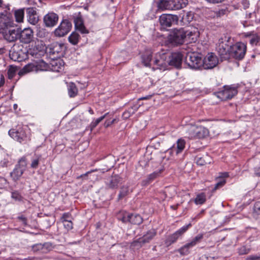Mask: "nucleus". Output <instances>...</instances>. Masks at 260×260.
<instances>
[{
    "label": "nucleus",
    "mask_w": 260,
    "mask_h": 260,
    "mask_svg": "<svg viewBox=\"0 0 260 260\" xmlns=\"http://www.w3.org/2000/svg\"><path fill=\"white\" fill-rule=\"evenodd\" d=\"M49 68V66L48 63L45 62L43 60L38 59L32 60L31 62L25 65L23 70L25 73H28L32 71H47Z\"/></svg>",
    "instance_id": "f257e3e1"
},
{
    "label": "nucleus",
    "mask_w": 260,
    "mask_h": 260,
    "mask_svg": "<svg viewBox=\"0 0 260 260\" xmlns=\"http://www.w3.org/2000/svg\"><path fill=\"white\" fill-rule=\"evenodd\" d=\"M186 133L191 139H202L208 134V129L202 126L191 125L187 129Z\"/></svg>",
    "instance_id": "f03ea898"
},
{
    "label": "nucleus",
    "mask_w": 260,
    "mask_h": 260,
    "mask_svg": "<svg viewBox=\"0 0 260 260\" xmlns=\"http://www.w3.org/2000/svg\"><path fill=\"white\" fill-rule=\"evenodd\" d=\"M238 93L237 87L234 85H225L223 89L216 92L217 97L221 101H226L232 99Z\"/></svg>",
    "instance_id": "7ed1b4c3"
},
{
    "label": "nucleus",
    "mask_w": 260,
    "mask_h": 260,
    "mask_svg": "<svg viewBox=\"0 0 260 260\" xmlns=\"http://www.w3.org/2000/svg\"><path fill=\"white\" fill-rule=\"evenodd\" d=\"M9 135L13 139L22 144H26L30 140L23 128L19 127L17 129H11L9 131Z\"/></svg>",
    "instance_id": "20e7f679"
},
{
    "label": "nucleus",
    "mask_w": 260,
    "mask_h": 260,
    "mask_svg": "<svg viewBox=\"0 0 260 260\" xmlns=\"http://www.w3.org/2000/svg\"><path fill=\"white\" fill-rule=\"evenodd\" d=\"M246 45L242 42H238L231 46L230 57L236 59H242L246 53Z\"/></svg>",
    "instance_id": "39448f33"
},
{
    "label": "nucleus",
    "mask_w": 260,
    "mask_h": 260,
    "mask_svg": "<svg viewBox=\"0 0 260 260\" xmlns=\"http://www.w3.org/2000/svg\"><path fill=\"white\" fill-rule=\"evenodd\" d=\"M186 31L184 29H174L168 36V40L174 45H181L185 43Z\"/></svg>",
    "instance_id": "423d86ee"
},
{
    "label": "nucleus",
    "mask_w": 260,
    "mask_h": 260,
    "mask_svg": "<svg viewBox=\"0 0 260 260\" xmlns=\"http://www.w3.org/2000/svg\"><path fill=\"white\" fill-rule=\"evenodd\" d=\"M186 63L191 69H203V59L199 54L196 53H188L186 59Z\"/></svg>",
    "instance_id": "0eeeda50"
},
{
    "label": "nucleus",
    "mask_w": 260,
    "mask_h": 260,
    "mask_svg": "<svg viewBox=\"0 0 260 260\" xmlns=\"http://www.w3.org/2000/svg\"><path fill=\"white\" fill-rule=\"evenodd\" d=\"M168 55L164 52H159L156 53L154 60V64L156 69L161 70H166L169 66L168 60H167Z\"/></svg>",
    "instance_id": "6e6552de"
},
{
    "label": "nucleus",
    "mask_w": 260,
    "mask_h": 260,
    "mask_svg": "<svg viewBox=\"0 0 260 260\" xmlns=\"http://www.w3.org/2000/svg\"><path fill=\"white\" fill-rule=\"evenodd\" d=\"M179 18L176 15L163 14L160 16L159 21L162 28L171 27L173 23H177Z\"/></svg>",
    "instance_id": "1a4fd4ad"
},
{
    "label": "nucleus",
    "mask_w": 260,
    "mask_h": 260,
    "mask_svg": "<svg viewBox=\"0 0 260 260\" xmlns=\"http://www.w3.org/2000/svg\"><path fill=\"white\" fill-rule=\"evenodd\" d=\"M72 23L68 19H63L59 25L54 30V35L56 37H63L71 30Z\"/></svg>",
    "instance_id": "9d476101"
},
{
    "label": "nucleus",
    "mask_w": 260,
    "mask_h": 260,
    "mask_svg": "<svg viewBox=\"0 0 260 260\" xmlns=\"http://www.w3.org/2000/svg\"><path fill=\"white\" fill-rule=\"evenodd\" d=\"M156 235V231L154 229H151L148 231L143 237L134 241L132 244L134 246L142 247L145 244L149 243Z\"/></svg>",
    "instance_id": "9b49d317"
},
{
    "label": "nucleus",
    "mask_w": 260,
    "mask_h": 260,
    "mask_svg": "<svg viewBox=\"0 0 260 260\" xmlns=\"http://www.w3.org/2000/svg\"><path fill=\"white\" fill-rule=\"evenodd\" d=\"M5 40L8 42H14L19 38V31L12 27L0 30Z\"/></svg>",
    "instance_id": "f8f14e48"
},
{
    "label": "nucleus",
    "mask_w": 260,
    "mask_h": 260,
    "mask_svg": "<svg viewBox=\"0 0 260 260\" xmlns=\"http://www.w3.org/2000/svg\"><path fill=\"white\" fill-rule=\"evenodd\" d=\"M218 63V59L214 53H208L203 60V69H211L215 67Z\"/></svg>",
    "instance_id": "ddd939ff"
},
{
    "label": "nucleus",
    "mask_w": 260,
    "mask_h": 260,
    "mask_svg": "<svg viewBox=\"0 0 260 260\" xmlns=\"http://www.w3.org/2000/svg\"><path fill=\"white\" fill-rule=\"evenodd\" d=\"M13 18L11 15L0 13V30L13 27Z\"/></svg>",
    "instance_id": "4468645a"
},
{
    "label": "nucleus",
    "mask_w": 260,
    "mask_h": 260,
    "mask_svg": "<svg viewBox=\"0 0 260 260\" xmlns=\"http://www.w3.org/2000/svg\"><path fill=\"white\" fill-rule=\"evenodd\" d=\"M183 55L180 52H173L169 56L168 63L169 66H173L176 68H181L182 62Z\"/></svg>",
    "instance_id": "2eb2a0df"
},
{
    "label": "nucleus",
    "mask_w": 260,
    "mask_h": 260,
    "mask_svg": "<svg viewBox=\"0 0 260 260\" xmlns=\"http://www.w3.org/2000/svg\"><path fill=\"white\" fill-rule=\"evenodd\" d=\"M19 46H14L10 51V58L14 61L20 62L24 59L25 54Z\"/></svg>",
    "instance_id": "dca6fc26"
},
{
    "label": "nucleus",
    "mask_w": 260,
    "mask_h": 260,
    "mask_svg": "<svg viewBox=\"0 0 260 260\" xmlns=\"http://www.w3.org/2000/svg\"><path fill=\"white\" fill-rule=\"evenodd\" d=\"M231 46L226 43L221 42L219 43L217 50L221 58L227 60L230 58V50Z\"/></svg>",
    "instance_id": "f3484780"
},
{
    "label": "nucleus",
    "mask_w": 260,
    "mask_h": 260,
    "mask_svg": "<svg viewBox=\"0 0 260 260\" xmlns=\"http://www.w3.org/2000/svg\"><path fill=\"white\" fill-rule=\"evenodd\" d=\"M19 38L22 43H29L33 39L34 32L30 28H25L19 32Z\"/></svg>",
    "instance_id": "a211bd4d"
},
{
    "label": "nucleus",
    "mask_w": 260,
    "mask_h": 260,
    "mask_svg": "<svg viewBox=\"0 0 260 260\" xmlns=\"http://www.w3.org/2000/svg\"><path fill=\"white\" fill-rule=\"evenodd\" d=\"M58 20V16L55 13L50 12L45 15L43 18L44 24L47 27H53Z\"/></svg>",
    "instance_id": "6ab92c4d"
},
{
    "label": "nucleus",
    "mask_w": 260,
    "mask_h": 260,
    "mask_svg": "<svg viewBox=\"0 0 260 260\" xmlns=\"http://www.w3.org/2000/svg\"><path fill=\"white\" fill-rule=\"evenodd\" d=\"M74 22L76 30H79L81 34H87L89 31L86 28L84 25L83 20L82 18L80 13L78 15L74 16Z\"/></svg>",
    "instance_id": "aec40b11"
},
{
    "label": "nucleus",
    "mask_w": 260,
    "mask_h": 260,
    "mask_svg": "<svg viewBox=\"0 0 260 260\" xmlns=\"http://www.w3.org/2000/svg\"><path fill=\"white\" fill-rule=\"evenodd\" d=\"M26 14L27 20L30 24L35 25L38 22L39 20V16L35 8H27L26 10Z\"/></svg>",
    "instance_id": "412c9836"
},
{
    "label": "nucleus",
    "mask_w": 260,
    "mask_h": 260,
    "mask_svg": "<svg viewBox=\"0 0 260 260\" xmlns=\"http://www.w3.org/2000/svg\"><path fill=\"white\" fill-rule=\"evenodd\" d=\"M121 182L122 178L118 175L112 176L109 181L106 183V187L110 189L117 188Z\"/></svg>",
    "instance_id": "4be33fe9"
},
{
    "label": "nucleus",
    "mask_w": 260,
    "mask_h": 260,
    "mask_svg": "<svg viewBox=\"0 0 260 260\" xmlns=\"http://www.w3.org/2000/svg\"><path fill=\"white\" fill-rule=\"evenodd\" d=\"M64 51V45L62 44L56 42L52 45L50 48V53L52 54H56L60 57Z\"/></svg>",
    "instance_id": "5701e85b"
},
{
    "label": "nucleus",
    "mask_w": 260,
    "mask_h": 260,
    "mask_svg": "<svg viewBox=\"0 0 260 260\" xmlns=\"http://www.w3.org/2000/svg\"><path fill=\"white\" fill-rule=\"evenodd\" d=\"M172 10H179L185 7L188 0H171Z\"/></svg>",
    "instance_id": "b1692460"
},
{
    "label": "nucleus",
    "mask_w": 260,
    "mask_h": 260,
    "mask_svg": "<svg viewBox=\"0 0 260 260\" xmlns=\"http://www.w3.org/2000/svg\"><path fill=\"white\" fill-rule=\"evenodd\" d=\"M152 55L150 51L145 52L141 56L142 63L147 67H150L151 66V61L152 60Z\"/></svg>",
    "instance_id": "393cba45"
},
{
    "label": "nucleus",
    "mask_w": 260,
    "mask_h": 260,
    "mask_svg": "<svg viewBox=\"0 0 260 260\" xmlns=\"http://www.w3.org/2000/svg\"><path fill=\"white\" fill-rule=\"evenodd\" d=\"M139 107V106L137 105H134L129 107L123 113L122 115V118L124 120L127 119L138 111Z\"/></svg>",
    "instance_id": "a878e982"
},
{
    "label": "nucleus",
    "mask_w": 260,
    "mask_h": 260,
    "mask_svg": "<svg viewBox=\"0 0 260 260\" xmlns=\"http://www.w3.org/2000/svg\"><path fill=\"white\" fill-rule=\"evenodd\" d=\"M185 36V43L186 44L196 42L197 41L198 37L199 36L197 33L189 31H186Z\"/></svg>",
    "instance_id": "bb28decb"
},
{
    "label": "nucleus",
    "mask_w": 260,
    "mask_h": 260,
    "mask_svg": "<svg viewBox=\"0 0 260 260\" xmlns=\"http://www.w3.org/2000/svg\"><path fill=\"white\" fill-rule=\"evenodd\" d=\"M161 171L159 170L157 171H155L153 172L152 173L149 174L147 178L143 180L142 182V184L143 186H146L149 184L151 182H152L153 180H154L155 178H156L157 177L159 176V174L161 173Z\"/></svg>",
    "instance_id": "cd10ccee"
},
{
    "label": "nucleus",
    "mask_w": 260,
    "mask_h": 260,
    "mask_svg": "<svg viewBox=\"0 0 260 260\" xmlns=\"http://www.w3.org/2000/svg\"><path fill=\"white\" fill-rule=\"evenodd\" d=\"M68 91L70 98L75 97L78 92V88L73 82H70L68 85Z\"/></svg>",
    "instance_id": "c85d7f7f"
},
{
    "label": "nucleus",
    "mask_w": 260,
    "mask_h": 260,
    "mask_svg": "<svg viewBox=\"0 0 260 260\" xmlns=\"http://www.w3.org/2000/svg\"><path fill=\"white\" fill-rule=\"evenodd\" d=\"M51 64L52 66L51 70L54 72H59L63 68V62L60 59L52 61Z\"/></svg>",
    "instance_id": "c756f323"
},
{
    "label": "nucleus",
    "mask_w": 260,
    "mask_h": 260,
    "mask_svg": "<svg viewBox=\"0 0 260 260\" xmlns=\"http://www.w3.org/2000/svg\"><path fill=\"white\" fill-rule=\"evenodd\" d=\"M157 7L161 10H172L171 0H160L157 4Z\"/></svg>",
    "instance_id": "7c9ffc66"
},
{
    "label": "nucleus",
    "mask_w": 260,
    "mask_h": 260,
    "mask_svg": "<svg viewBox=\"0 0 260 260\" xmlns=\"http://www.w3.org/2000/svg\"><path fill=\"white\" fill-rule=\"evenodd\" d=\"M143 220L142 217L139 214H130L129 222L132 224L139 225L142 223Z\"/></svg>",
    "instance_id": "2f4dec72"
},
{
    "label": "nucleus",
    "mask_w": 260,
    "mask_h": 260,
    "mask_svg": "<svg viewBox=\"0 0 260 260\" xmlns=\"http://www.w3.org/2000/svg\"><path fill=\"white\" fill-rule=\"evenodd\" d=\"M23 172V170L16 166L13 172L11 173V176L14 180L17 181L20 178Z\"/></svg>",
    "instance_id": "473e14b6"
},
{
    "label": "nucleus",
    "mask_w": 260,
    "mask_h": 260,
    "mask_svg": "<svg viewBox=\"0 0 260 260\" xmlns=\"http://www.w3.org/2000/svg\"><path fill=\"white\" fill-rule=\"evenodd\" d=\"M80 39V35L76 31L73 32L69 37L68 40L73 45H77Z\"/></svg>",
    "instance_id": "72a5a7b5"
},
{
    "label": "nucleus",
    "mask_w": 260,
    "mask_h": 260,
    "mask_svg": "<svg viewBox=\"0 0 260 260\" xmlns=\"http://www.w3.org/2000/svg\"><path fill=\"white\" fill-rule=\"evenodd\" d=\"M191 248H192V247L190 245L189 243H187L180 247L178 250V251L181 255H186L190 253V249Z\"/></svg>",
    "instance_id": "f704fd0d"
},
{
    "label": "nucleus",
    "mask_w": 260,
    "mask_h": 260,
    "mask_svg": "<svg viewBox=\"0 0 260 260\" xmlns=\"http://www.w3.org/2000/svg\"><path fill=\"white\" fill-rule=\"evenodd\" d=\"M206 201V196L205 193L202 192L197 195L194 202L196 205H202Z\"/></svg>",
    "instance_id": "c9c22d12"
},
{
    "label": "nucleus",
    "mask_w": 260,
    "mask_h": 260,
    "mask_svg": "<svg viewBox=\"0 0 260 260\" xmlns=\"http://www.w3.org/2000/svg\"><path fill=\"white\" fill-rule=\"evenodd\" d=\"M130 214L125 211H121L118 215V219L123 223H126L129 221Z\"/></svg>",
    "instance_id": "e433bc0d"
},
{
    "label": "nucleus",
    "mask_w": 260,
    "mask_h": 260,
    "mask_svg": "<svg viewBox=\"0 0 260 260\" xmlns=\"http://www.w3.org/2000/svg\"><path fill=\"white\" fill-rule=\"evenodd\" d=\"M24 15V9H18L16 10L14 13L16 21L17 22H22L23 20Z\"/></svg>",
    "instance_id": "4c0bfd02"
},
{
    "label": "nucleus",
    "mask_w": 260,
    "mask_h": 260,
    "mask_svg": "<svg viewBox=\"0 0 260 260\" xmlns=\"http://www.w3.org/2000/svg\"><path fill=\"white\" fill-rule=\"evenodd\" d=\"M178 238L179 237H178V236L176 235L175 233H174L168 237V238L165 241V244L167 246H169L171 245L172 244L175 243Z\"/></svg>",
    "instance_id": "58836bf2"
},
{
    "label": "nucleus",
    "mask_w": 260,
    "mask_h": 260,
    "mask_svg": "<svg viewBox=\"0 0 260 260\" xmlns=\"http://www.w3.org/2000/svg\"><path fill=\"white\" fill-rule=\"evenodd\" d=\"M129 193V188L127 186H123L120 188L119 193L118 196V200H120L126 196Z\"/></svg>",
    "instance_id": "ea45409f"
},
{
    "label": "nucleus",
    "mask_w": 260,
    "mask_h": 260,
    "mask_svg": "<svg viewBox=\"0 0 260 260\" xmlns=\"http://www.w3.org/2000/svg\"><path fill=\"white\" fill-rule=\"evenodd\" d=\"M18 69L16 66L11 65L8 69L7 74L9 79H12L16 75Z\"/></svg>",
    "instance_id": "a19ab883"
},
{
    "label": "nucleus",
    "mask_w": 260,
    "mask_h": 260,
    "mask_svg": "<svg viewBox=\"0 0 260 260\" xmlns=\"http://www.w3.org/2000/svg\"><path fill=\"white\" fill-rule=\"evenodd\" d=\"M185 145V141L182 139H179L177 142V148L176 153L177 154L181 152L184 149Z\"/></svg>",
    "instance_id": "79ce46f5"
},
{
    "label": "nucleus",
    "mask_w": 260,
    "mask_h": 260,
    "mask_svg": "<svg viewBox=\"0 0 260 260\" xmlns=\"http://www.w3.org/2000/svg\"><path fill=\"white\" fill-rule=\"evenodd\" d=\"M203 234H199L198 235H197L194 238H193L190 242L188 243L193 247L195 246L197 244L199 243L203 239Z\"/></svg>",
    "instance_id": "37998d69"
},
{
    "label": "nucleus",
    "mask_w": 260,
    "mask_h": 260,
    "mask_svg": "<svg viewBox=\"0 0 260 260\" xmlns=\"http://www.w3.org/2000/svg\"><path fill=\"white\" fill-rule=\"evenodd\" d=\"M191 226V223H189L187 225L183 226V227H182L181 228L179 229L178 231H177L175 233L176 234V235L179 238L184 233H185Z\"/></svg>",
    "instance_id": "c03bdc74"
},
{
    "label": "nucleus",
    "mask_w": 260,
    "mask_h": 260,
    "mask_svg": "<svg viewBox=\"0 0 260 260\" xmlns=\"http://www.w3.org/2000/svg\"><path fill=\"white\" fill-rule=\"evenodd\" d=\"M250 247H247L245 245H243L238 249V253L239 255H244L248 254L250 251Z\"/></svg>",
    "instance_id": "a18cd8bd"
},
{
    "label": "nucleus",
    "mask_w": 260,
    "mask_h": 260,
    "mask_svg": "<svg viewBox=\"0 0 260 260\" xmlns=\"http://www.w3.org/2000/svg\"><path fill=\"white\" fill-rule=\"evenodd\" d=\"M27 166L26 159L25 157H22L18 161V164L16 166L17 167L21 168L24 171Z\"/></svg>",
    "instance_id": "49530a36"
},
{
    "label": "nucleus",
    "mask_w": 260,
    "mask_h": 260,
    "mask_svg": "<svg viewBox=\"0 0 260 260\" xmlns=\"http://www.w3.org/2000/svg\"><path fill=\"white\" fill-rule=\"evenodd\" d=\"M260 41V37L257 34L253 35L250 39V43L252 45H256Z\"/></svg>",
    "instance_id": "de8ad7c7"
},
{
    "label": "nucleus",
    "mask_w": 260,
    "mask_h": 260,
    "mask_svg": "<svg viewBox=\"0 0 260 260\" xmlns=\"http://www.w3.org/2000/svg\"><path fill=\"white\" fill-rule=\"evenodd\" d=\"M73 217L70 213H64L62 214L60 220L61 222L66 220H72Z\"/></svg>",
    "instance_id": "09e8293b"
},
{
    "label": "nucleus",
    "mask_w": 260,
    "mask_h": 260,
    "mask_svg": "<svg viewBox=\"0 0 260 260\" xmlns=\"http://www.w3.org/2000/svg\"><path fill=\"white\" fill-rule=\"evenodd\" d=\"M63 226L65 229H66L68 231L72 230L73 229V222L72 220H66L65 221H62Z\"/></svg>",
    "instance_id": "8fccbe9b"
},
{
    "label": "nucleus",
    "mask_w": 260,
    "mask_h": 260,
    "mask_svg": "<svg viewBox=\"0 0 260 260\" xmlns=\"http://www.w3.org/2000/svg\"><path fill=\"white\" fill-rule=\"evenodd\" d=\"M229 11L226 8L222 9L215 12V14L217 17H221L224 15H226Z\"/></svg>",
    "instance_id": "3c124183"
},
{
    "label": "nucleus",
    "mask_w": 260,
    "mask_h": 260,
    "mask_svg": "<svg viewBox=\"0 0 260 260\" xmlns=\"http://www.w3.org/2000/svg\"><path fill=\"white\" fill-rule=\"evenodd\" d=\"M104 119V116H101L96 119L95 121H92L90 124L91 128H95L98 124Z\"/></svg>",
    "instance_id": "603ef678"
},
{
    "label": "nucleus",
    "mask_w": 260,
    "mask_h": 260,
    "mask_svg": "<svg viewBox=\"0 0 260 260\" xmlns=\"http://www.w3.org/2000/svg\"><path fill=\"white\" fill-rule=\"evenodd\" d=\"M40 160V157H38L35 159L32 160L30 166L32 168L36 169L38 168L39 161Z\"/></svg>",
    "instance_id": "864d4df0"
},
{
    "label": "nucleus",
    "mask_w": 260,
    "mask_h": 260,
    "mask_svg": "<svg viewBox=\"0 0 260 260\" xmlns=\"http://www.w3.org/2000/svg\"><path fill=\"white\" fill-rule=\"evenodd\" d=\"M11 197L16 201H21L22 200L21 196L17 191L12 192Z\"/></svg>",
    "instance_id": "5fc2aeb1"
},
{
    "label": "nucleus",
    "mask_w": 260,
    "mask_h": 260,
    "mask_svg": "<svg viewBox=\"0 0 260 260\" xmlns=\"http://www.w3.org/2000/svg\"><path fill=\"white\" fill-rule=\"evenodd\" d=\"M207 162L206 161L205 158L204 157H197V164L200 166H203L207 164Z\"/></svg>",
    "instance_id": "6e6d98bb"
},
{
    "label": "nucleus",
    "mask_w": 260,
    "mask_h": 260,
    "mask_svg": "<svg viewBox=\"0 0 260 260\" xmlns=\"http://www.w3.org/2000/svg\"><path fill=\"white\" fill-rule=\"evenodd\" d=\"M225 180L224 179H221V180L217 182L215 185L214 190H216L220 187L223 186L225 184Z\"/></svg>",
    "instance_id": "4d7b16f0"
},
{
    "label": "nucleus",
    "mask_w": 260,
    "mask_h": 260,
    "mask_svg": "<svg viewBox=\"0 0 260 260\" xmlns=\"http://www.w3.org/2000/svg\"><path fill=\"white\" fill-rule=\"evenodd\" d=\"M32 249L35 251H37L39 250H44V246L41 244H37L32 246Z\"/></svg>",
    "instance_id": "13d9d810"
},
{
    "label": "nucleus",
    "mask_w": 260,
    "mask_h": 260,
    "mask_svg": "<svg viewBox=\"0 0 260 260\" xmlns=\"http://www.w3.org/2000/svg\"><path fill=\"white\" fill-rule=\"evenodd\" d=\"M254 211L258 214H260V202H257L255 203L254 206Z\"/></svg>",
    "instance_id": "bf43d9fd"
},
{
    "label": "nucleus",
    "mask_w": 260,
    "mask_h": 260,
    "mask_svg": "<svg viewBox=\"0 0 260 260\" xmlns=\"http://www.w3.org/2000/svg\"><path fill=\"white\" fill-rule=\"evenodd\" d=\"M246 260H260V256L256 255H251L246 258Z\"/></svg>",
    "instance_id": "052dcab7"
},
{
    "label": "nucleus",
    "mask_w": 260,
    "mask_h": 260,
    "mask_svg": "<svg viewBox=\"0 0 260 260\" xmlns=\"http://www.w3.org/2000/svg\"><path fill=\"white\" fill-rule=\"evenodd\" d=\"M17 218L23 223V225H26L27 224V219L23 215L19 216Z\"/></svg>",
    "instance_id": "680f3d73"
},
{
    "label": "nucleus",
    "mask_w": 260,
    "mask_h": 260,
    "mask_svg": "<svg viewBox=\"0 0 260 260\" xmlns=\"http://www.w3.org/2000/svg\"><path fill=\"white\" fill-rule=\"evenodd\" d=\"M44 246V250L43 252H46V250L48 249L50 250L52 248L51 244L49 243H46L43 245Z\"/></svg>",
    "instance_id": "e2e57ef3"
},
{
    "label": "nucleus",
    "mask_w": 260,
    "mask_h": 260,
    "mask_svg": "<svg viewBox=\"0 0 260 260\" xmlns=\"http://www.w3.org/2000/svg\"><path fill=\"white\" fill-rule=\"evenodd\" d=\"M171 190H172L171 188H167L166 190L162 193V194L163 197H164L163 200H164L165 198H167V193H169L170 192V191H171Z\"/></svg>",
    "instance_id": "0e129e2a"
},
{
    "label": "nucleus",
    "mask_w": 260,
    "mask_h": 260,
    "mask_svg": "<svg viewBox=\"0 0 260 260\" xmlns=\"http://www.w3.org/2000/svg\"><path fill=\"white\" fill-rule=\"evenodd\" d=\"M254 174L257 176H260V167L254 168Z\"/></svg>",
    "instance_id": "69168bd1"
},
{
    "label": "nucleus",
    "mask_w": 260,
    "mask_h": 260,
    "mask_svg": "<svg viewBox=\"0 0 260 260\" xmlns=\"http://www.w3.org/2000/svg\"><path fill=\"white\" fill-rule=\"evenodd\" d=\"M242 4H243L245 9H246L249 7V4L247 0H243Z\"/></svg>",
    "instance_id": "338daca9"
},
{
    "label": "nucleus",
    "mask_w": 260,
    "mask_h": 260,
    "mask_svg": "<svg viewBox=\"0 0 260 260\" xmlns=\"http://www.w3.org/2000/svg\"><path fill=\"white\" fill-rule=\"evenodd\" d=\"M255 34H254L253 32H248L244 34V36L246 38L247 37L251 38L253 36V35H254Z\"/></svg>",
    "instance_id": "774afa93"
}]
</instances>
